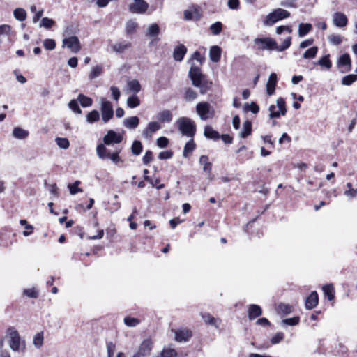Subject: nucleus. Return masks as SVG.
I'll return each mask as SVG.
<instances>
[{"label": "nucleus", "mask_w": 357, "mask_h": 357, "mask_svg": "<svg viewBox=\"0 0 357 357\" xmlns=\"http://www.w3.org/2000/svg\"><path fill=\"white\" fill-rule=\"evenodd\" d=\"M291 44V37H287L282 45L278 46L276 41L269 37L257 38L254 40V47L257 50H276L283 52L290 47Z\"/></svg>", "instance_id": "nucleus-1"}, {"label": "nucleus", "mask_w": 357, "mask_h": 357, "mask_svg": "<svg viewBox=\"0 0 357 357\" xmlns=\"http://www.w3.org/2000/svg\"><path fill=\"white\" fill-rule=\"evenodd\" d=\"M6 335L9 337V347L13 351H20L24 349V341L21 340L20 334L15 328H9L6 331Z\"/></svg>", "instance_id": "nucleus-2"}, {"label": "nucleus", "mask_w": 357, "mask_h": 357, "mask_svg": "<svg viewBox=\"0 0 357 357\" xmlns=\"http://www.w3.org/2000/svg\"><path fill=\"white\" fill-rule=\"evenodd\" d=\"M178 129L183 135L188 137H193L196 132L195 122L189 118L181 117L177 121Z\"/></svg>", "instance_id": "nucleus-3"}, {"label": "nucleus", "mask_w": 357, "mask_h": 357, "mask_svg": "<svg viewBox=\"0 0 357 357\" xmlns=\"http://www.w3.org/2000/svg\"><path fill=\"white\" fill-rule=\"evenodd\" d=\"M196 112L202 121L213 119L215 116L213 107L207 102L197 104Z\"/></svg>", "instance_id": "nucleus-4"}, {"label": "nucleus", "mask_w": 357, "mask_h": 357, "mask_svg": "<svg viewBox=\"0 0 357 357\" xmlns=\"http://www.w3.org/2000/svg\"><path fill=\"white\" fill-rule=\"evenodd\" d=\"M271 119L279 118L281 116H284L287 112L285 101L282 98H278L276 100V105H271L269 107Z\"/></svg>", "instance_id": "nucleus-5"}, {"label": "nucleus", "mask_w": 357, "mask_h": 357, "mask_svg": "<svg viewBox=\"0 0 357 357\" xmlns=\"http://www.w3.org/2000/svg\"><path fill=\"white\" fill-rule=\"evenodd\" d=\"M289 15L290 13L284 9H275L266 16L265 24L266 25H272L279 20L289 17Z\"/></svg>", "instance_id": "nucleus-6"}, {"label": "nucleus", "mask_w": 357, "mask_h": 357, "mask_svg": "<svg viewBox=\"0 0 357 357\" xmlns=\"http://www.w3.org/2000/svg\"><path fill=\"white\" fill-rule=\"evenodd\" d=\"M101 117L104 123L108 122L114 116L113 106L112 103L105 98L100 100Z\"/></svg>", "instance_id": "nucleus-7"}, {"label": "nucleus", "mask_w": 357, "mask_h": 357, "mask_svg": "<svg viewBox=\"0 0 357 357\" xmlns=\"http://www.w3.org/2000/svg\"><path fill=\"white\" fill-rule=\"evenodd\" d=\"M162 128V125L158 121H153L148 123L146 127L142 130V137L149 140L153 135Z\"/></svg>", "instance_id": "nucleus-8"}, {"label": "nucleus", "mask_w": 357, "mask_h": 357, "mask_svg": "<svg viewBox=\"0 0 357 357\" xmlns=\"http://www.w3.org/2000/svg\"><path fill=\"white\" fill-rule=\"evenodd\" d=\"M62 46L67 47L73 53H77L81 50L79 40L76 36L65 38L62 40Z\"/></svg>", "instance_id": "nucleus-9"}, {"label": "nucleus", "mask_w": 357, "mask_h": 357, "mask_svg": "<svg viewBox=\"0 0 357 357\" xmlns=\"http://www.w3.org/2000/svg\"><path fill=\"white\" fill-rule=\"evenodd\" d=\"M123 141V135L111 130L103 137V142L109 146L114 144H120Z\"/></svg>", "instance_id": "nucleus-10"}, {"label": "nucleus", "mask_w": 357, "mask_h": 357, "mask_svg": "<svg viewBox=\"0 0 357 357\" xmlns=\"http://www.w3.org/2000/svg\"><path fill=\"white\" fill-rule=\"evenodd\" d=\"M12 35V27L10 25H0V43L9 44L11 42Z\"/></svg>", "instance_id": "nucleus-11"}, {"label": "nucleus", "mask_w": 357, "mask_h": 357, "mask_svg": "<svg viewBox=\"0 0 357 357\" xmlns=\"http://www.w3.org/2000/svg\"><path fill=\"white\" fill-rule=\"evenodd\" d=\"M337 67L340 69L342 73L351 70V61L348 54H344L339 57Z\"/></svg>", "instance_id": "nucleus-12"}, {"label": "nucleus", "mask_w": 357, "mask_h": 357, "mask_svg": "<svg viewBox=\"0 0 357 357\" xmlns=\"http://www.w3.org/2000/svg\"><path fill=\"white\" fill-rule=\"evenodd\" d=\"M149 8V4L144 1H136L129 6V10L132 13H144Z\"/></svg>", "instance_id": "nucleus-13"}, {"label": "nucleus", "mask_w": 357, "mask_h": 357, "mask_svg": "<svg viewBox=\"0 0 357 357\" xmlns=\"http://www.w3.org/2000/svg\"><path fill=\"white\" fill-rule=\"evenodd\" d=\"M348 19L345 14L341 12H336L333 15V23L339 28H343L347 26Z\"/></svg>", "instance_id": "nucleus-14"}, {"label": "nucleus", "mask_w": 357, "mask_h": 357, "mask_svg": "<svg viewBox=\"0 0 357 357\" xmlns=\"http://www.w3.org/2000/svg\"><path fill=\"white\" fill-rule=\"evenodd\" d=\"M189 76L192 82L193 85H198L199 81L204 79L200 71V68L194 66H191L190 69Z\"/></svg>", "instance_id": "nucleus-15"}, {"label": "nucleus", "mask_w": 357, "mask_h": 357, "mask_svg": "<svg viewBox=\"0 0 357 357\" xmlns=\"http://www.w3.org/2000/svg\"><path fill=\"white\" fill-rule=\"evenodd\" d=\"M202 318L204 321L208 325L213 326L216 328H218L221 323L220 319H216L209 313L203 312L201 314Z\"/></svg>", "instance_id": "nucleus-16"}, {"label": "nucleus", "mask_w": 357, "mask_h": 357, "mask_svg": "<svg viewBox=\"0 0 357 357\" xmlns=\"http://www.w3.org/2000/svg\"><path fill=\"white\" fill-rule=\"evenodd\" d=\"M156 118L160 124L162 123H169L172 121V114L168 109H163L157 114Z\"/></svg>", "instance_id": "nucleus-17"}, {"label": "nucleus", "mask_w": 357, "mask_h": 357, "mask_svg": "<svg viewBox=\"0 0 357 357\" xmlns=\"http://www.w3.org/2000/svg\"><path fill=\"white\" fill-rule=\"evenodd\" d=\"M318 294L316 291H312L306 298L305 306L307 310H312L318 304Z\"/></svg>", "instance_id": "nucleus-18"}, {"label": "nucleus", "mask_w": 357, "mask_h": 357, "mask_svg": "<svg viewBox=\"0 0 357 357\" xmlns=\"http://www.w3.org/2000/svg\"><path fill=\"white\" fill-rule=\"evenodd\" d=\"M262 313L261 308L259 305L252 304L248 306V319L250 320H253L255 318L259 317Z\"/></svg>", "instance_id": "nucleus-19"}, {"label": "nucleus", "mask_w": 357, "mask_h": 357, "mask_svg": "<svg viewBox=\"0 0 357 357\" xmlns=\"http://www.w3.org/2000/svg\"><path fill=\"white\" fill-rule=\"evenodd\" d=\"M191 336V331L188 329L179 330L175 332V339L179 342L188 341Z\"/></svg>", "instance_id": "nucleus-20"}, {"label": "nucleus", "mask_w": 357, "mask_h": 357, "mask_svg": "<svg viewBox=\"0 0 357 357\" xmlns=\"http://www.w3.org/2000/svg\"><path fill=\"white\" fill-rule=\"evenodd\" d=\"M277 83V75L275 73H272L268 78L266 84V91L269 96H271L275 92V85Z\"/></svg>", "instance_id": "nucleus-21"}, {"label": "nucleus", "mask_w": 357, "mask_h": 357, "mask_svg": "<svg viewBox=\"0 0 357 357\" xmlns=\"http://www.w3.org/2000/svg\"><path fill=\"white\" fill-rule=\"evenodd\" d=\"M151 349L152 342L150 340H145L140 344L137 351L146 357L150 355Z\"/></svg>", "instance_id": "nucleus-22"}, {"label": "nucleus", "mask_w": 357, "mask_h": 357, "mask_svg": "<svg viewBox=\"0 0 357 357\" xmlns=\"http://www.w3.org/2000/svg\"><path fill=\"white\" fill-rule=\"evenodd\" d=\"M187 48L183 45L176 47L174 50L173 57L177 61H181L186 54Z\"/></svg>", "instance_id": "nucleus-23"}, {"label": "nucleus", "mask_w": 357, "mask_h": 357, "mask_svg": "<svg viewBox=\"0 0 357 357\" xmlns=\"http://www.w3.org/2000/svg\"><path fill=\"white\" fill-rule=\"evenodd\" d=\"M139 123V119L137 116H131L126 118L123 121V125L128 129H135Z\"/></svg>", "instance_id": "nucleus-24"}, {"label": "nucleus", "mask_w": 357, "mask_h": 357, "mask_svg": "<svg viewBox=\"0 0 357 357\" xmlns=\"http://www.w3.org/2000/svg\"><path fill=\"white\" fill-rule=\"evenodd\" d=\"M221 48L218 45L212 46L209 51L210 59L213 62H218L221 57Z\"/></svg>", "instance_id": "nucleus-25"}, {"label": "nucleus", "mask_w": 357, "mask_h": 357, "mask_svg": "<svg viewBox=\"0 0 357 357\" xmlns=\"http://www.w3.org/2000/svg\"><path fill=\"white\" fill-rule=\"evenodd\" d=\"M96 153L100 159L105 160L108 159L112 153L108 151L105 144H100L96 146Z\"/></svg>", "instance_id": "nucleus-26"}, {"label": "nucleus", "mask_w": 357, "mask_h": 357, "mask_svg": "<svg viewBox=\"0 0 357 357\" xmlns=\"http://www.w3.org/2000/svg\"><path fill=\"white\" fill-rule=\"evenodd\" d=\"M204 135L208 139L217 140L220 138L219 133L213 130L211 126H206L204 128Z\"/></svg>", "instance_id": "nucleus-27"}, {"label": "nucleus", "mask_w": 357, "mask_h": 357, "mask_svg": "<svg viewBox=\"0 0 357 357\" xmlns=\"http://www.w3.org/2000/svg\"><path fill=\"white\" fill-rule=\"evenodd\" d=\"M13 136L18 139H24L29 136V131L22 128L16 127L13 130Z\"/></svg>", "instance_id": "nucleus-28"}, {"label": "nucleus", "mask_w": 357, "mask_h": 357, "mask_svg": "<svg viewBox=\"0 0 357 357\" xmlns=\"http://www.w3.org/2000/svg\"><path fill=\"white\" fill-rule=\"evenodd\" d=\"M329 56V54L322 56L317 62L314 63V64L320 66L321 68L326 70L331 69L332 67V62L331 61Z\"/></svg>", "instance_id": "nucleus-29"}, {"label": "nucleus", "mask_w": 357, "mask_h": 357, "mask_svg": "<svg viewBox=\"0 0 357 357\" xmlns=\"http://www.w3.org/2000/svg\"><path fill=\"white\" fill-rule=\"evenodd\" d=\"M324 294L327 296L329 301H333L335 298V289L332 284H328L323 286L322 287Z\"/></svg>", "instance_id": "nucleus-30"}, {"label": "nucleus", "mask_w": 357, "mask_h": 357, "mask_svg": "<svg viewBox=\"0 0 357 357\" xmlns=\"http://www.w3.org/2000/svg\"><path fill=\"white\" fill-rule=\"evenodd\" d=\"M160 33V27L157 24H151L146 31V36L150 38H155Z\"/></svg>", "instance_id": "nucleus-31"}, {"label": "nucleus", "mask_w": 357, "mask_h": 357, "mask_svg": "<svg viewBox=\"0 0 357 357\" xmlns=\"http://www.w3.org/2000/svg\"><path fill=\"white\" fill-rule=\"evenodd\" d=\"M44 342V333L43 331L36 333L33 339V344L36 349L42 347Z\"/></svg>", "instance_id": "nucleus-32"}, {"label": "nucleus", "mask_w": 357, "mask_h": 357, "mask_svg": "<svg viewBox=\"0 0 357 357\" xmlns=\"http://www.w3.org/2000/svg\"><path fill=\"white\" fill-rule=\"evenodd\" d=\"M312 29V26L309 23H301L298 26V36L302 38L306 36Z\"/></svg>", "instance_id": "nucleus-33"}, {"label": "nucleus", "mask_w": 357, "mask_h": 357, "mask_svg": "<svg viewBox=\"0 0 357 357\" xmlns=\"http://www.w3.org/2000/svg\"><path fill=\"white\" fill-rule=\"evenodd\" d=\"M277 312L280 314H289L292 312V306L289 304L285 303H280L277 306Z\"/></svg>", "instance_id": "nucleus-34"}, {"label": "nucleus", "mask_w": 357, "mask_h": 357, "mask_svg": "<svg viewBox=\"0 0 357 357\" xmlns=\"http://www.w3.org/2000/svg\"><path fill=\"white\" fill-rule=\"evenodd\" d=\"M196 144L193 139L189 140L185 145L183 152V155L185 158H188L189 155L194 151L195 149Z\"/></svg>", "instance_id": "nucleus-35"}, {"label": "nucleus", "mask_w": 357, "mask_h": 357, "mask_svg": "<svg viewBox=\"0 0 357 357\" xmlns=\"http://www.w3.org/2000/svg\"><path fill=\"white\" fill-rule=\"evenodd\" d=\"M13 15L17 20L23 22L26 20L27 14L24 8H17L14 10Z\"/></svg>", "instance_id": "nucleus-36"}, {"label": "nucleus", "mask_w": 357, "mask_h": 357, "mask_svg": "<svg viewBox=\"0 0 357 357\" xmlns=\"http://www.w3.org/2000/svg\"><path fill=\"white\" fill-rule=\"evenodd\" d=\"M137 27L138 24L134 20H130L126 24V32L128 35L132 34Z\"/></svg>", "instance_id": "nucleus-37"}, {"label": "nucleus", "mask_w": 357, "mask_h": 357, "mask_svg": "<svg viewBox=\"0 0 357 357\" xmlns=\"http://www.w3.org/2000/svg\"><path fill=\"white\" fill-rule=\"evenodd\" d=\"M357 81V75L349 74L342 78L341 83L344 86H350Z\"/></svg>", "instance_id": "nucleus-38"}, {"label": "nucleus", "mask_w": 357, "mask_h": 357, "mask_svg": "<svg viewBox=\"0 0 357 357\" xmlns=\"http://www.w3.org/2000/svg\"><path fill=\"white\" fill-rule=\"evenodd\" d=\"M252 132V123L249 121H245L243 123V127L242 131L240 132V136L245 138L250 135Z\"/></svg>", "instance_id": "nucleus-39"}, {"label": "nucleus", "mask_w": 357, "mask_h": 357, "mask_svg": "<svg viewBox=\"0 0 357 357\" xmlns=\"http://www.w3.org/2000/svg\"><path fill=\"white\" fill-rule=\"evenodd\" d=\"M121 151V149H116L115 151L112 153L108 159L111 160L112 162L115 165H118L119 163L123 162V160L119 156V153Z\"/></svg>", "instance_id": "nucleus-40"}, {"label": "nucleus", "mask_w": 357, "mask_h": 357, "mask_svg": "<svg viewBox=\"0 0 357 357\" xmlns=\"http://www.w3.org/2000/svg\"><path fill=\"white\" fill-rule=\"evenodd\" d=\"M130 47V43H118L112 45V49L116 52L121 53Z\"/></svg>", "instance_id": "nucleus-41"}, {"label": "nucleus", "mask_w": 357, "mask_h": 357, "mask_svg": "<svg viewBox=\"0 0 357 357\" xmlns=\"http://www.w3.org/2000/svg\"><path fill=\"white\" fill-rule=\"evenodd\" d=\"M100 119V114L97 110H93L88 113L86 120L89 123H93Z\"/></svg>", "instance_id": "nucleus-42"}, {"label": "nucleus", "mask_w": 357, "mask_h": 357, "mask_svg": "<svg viewBox=\"0 0 357 357\" xmlns=\"http://www.w3.org/2000/svg\"><path fill=\"white\" fill-rule=\"evenodd\" d=\"M199 163L203 165V169L204 172H210L211 171V163L208 161V158L206 155H202L199 158Z\"/></svg>", "instance_id": "nucleus-43"}, {"label": "nucleus", "mask_w": 357, "mask_h": 357, "mask_svg": "<svg viewBox=\"0 0 357 357\" xmlns=\"http://www.w3.org/2000/svg\"><path fill=\"white\" fill-rule=\"evenodd\" d=\"M77 100L83 107H90L93 103V100L91 98L85 96L83 94H79L78 96Z\"/></svg>", "instance_id": "nucleus-44"}, {"label": "nucleus", "mask_w": 357, "mask_h": 357, "mask_svg": "<svg viewBox=\"0 0 357 357\" xmlns=\"http://www.w3.org/2000/svg\"><path fill=\"white\" fill-rule=\"evenodd\" d=\"M140 105V100L139 98L135 96H131L127 99V105L130 108H135Z\"/></svg>", "instance_id": "nucleus-45"}, {"label": "nucleus", "mask_w": 357, "mask_h": 357, "mask_svg": "<svg viewBox=\"0 0 357 357\" xmlns=\"http://www.w3.org/2000/svg\"><path fill=\"white\" fill-rule=\"evenodd\" d=\"M212 83L209 82L204 79L199 81V83L198 85H194L196 87H198L200 89L201 93L204 94L211 87Z\"/></svg>", "instance_id": "nucleus-46"}, {"label": "nucleus", "mask_w": 357, "mask_h": 357, "mask_svg": "<svg viewBox=\"0 0 357 357\" xmlns=\"http://www.w3.org/2000/svg\"><path fill=\"white\" fill-rule=\"evenodd\" d=\"M131 151L133 155H139L142 151V144L141 142L135 140L133 142Z\"/></svg>", "instance_id": "nucleus-47"}, {"label": "nucleus", "mask_w": 357, "mask_h": 357, "mask_svg": "<svg viewBox=\"0 0 357 357\" xmlns=\"http://www.w3.org/2000/svg\"><path fill=\"white\" fill-rule=\"evenodd\" d=\"M55 142H56L57 146L61 149H67L70 146V142L67 138L56 137L55 139Z\"/></svg>", "instance_id": "nucleus-48"}, {"label": "nucleus", "mask_w": 357, "mask_h": 357, "mask_svg": "<svg viewBox=\"0 0 357 357\" xmlns=\"http://www.w3.org/2000/svg\"><path fill=\"white\" fill-rule=\"evenodd\" d=\"M102 68L100 66H96L93 67L89 73V79L93 80L95 78L100 76L102 73Z\"/></svg>", "instance_id": "nucleus-49"}, {"label": "nucleus", "mask_w": 357, "mask_h": 357, "mask_svg": "<svg viewBox=\"0 0 357 357\" xmlns=\"http://www.w3.org/2000/svg\"><path fill=\"white\" fill-rule=\"evenodd\" d=\"M318 48L316 46L312 47L307 50L303 55L304 59L314 58L317 54Z\"/></svg>", "instance_id": "nucleus-50"}, {"label": "nucleus", "mask_w": 357, "mask_h": 357, "mask_svg": "<svg viewBox=\"0 0 357 357\" xmlns=\"http://www.w3.org/2000/svg\"><path fill=\"white\" fill-rule=\"evenodd\" d=\"M222 24L220 22H216L212 24L210 26V30L213 35H218L221 33Z\"/></svg>", "instance_id": "nucleus-51"}, {"label": "nucleus", "mask_w": 357, "mask_h": 357, "mask_svg": "<svg viewBox=\"0 0 357 357\" xmlns=\"http://www.w3.org/2000/svg\"><path fill=\"white\" fill-rule=\"evenodd\" d=\"M123 321L124 324L129 327H135L140 323L138 319L130 317H126Z\"/></svg>", "instance_id": "nucleus-52"}, {"label": "nucleus", "mask_w": 357, "mask_h": 357, "mask_svg": "<svg viewBox=\"0 0 357 357\" xmlns=\"http://www.w3.org/2000/svg\"><path fill=\"white\" fill-rule=\"evenodd\" d=\"M79 184H80V181H76L74 183L68 185V187L69 188V190H70V192L71 195H74L77 194V192H82V189H81L78 187V185Z\"/></svg>", "instance_id": "nucleus-53"}, {"label": "nucleus", "mask_w": 357, "mask_h": 357, "mask_svg": "<svg viewBox=\"0 0 357 357\" xmlns=\"http://www.w3.org/2000/svg\"><path fill=\"white\" fill-rule=\"evenodd\" d=\"M129 89L135 93H138L141 90V85L137 80H132L128 84Z\"/></svg>", "instance_id": "nucleus-54"}, {"label": "nucleus", "mask_w": 357, "mask_h": 357, "mask_svg": "<svg viewBox=\"0 0 357 357\" xmlns=\"http://www.w3.org/2000/svg\"><path fill=\"white\" fill-rule=\"evenodd\" d=\"M177 353L174 349H164L161 352V357H176Z\"/></svg>", "instance_id": "nucleus-55"}, {"label": "nucleus", "mask_w": 357, "mask_h": 357, "mask_svg": "<svg viewBox=\"0 0 357 357\" xmlns=\"http://www.w3.org/2000/svg\"><path fill=\"white\" fill-rule=\"evenodd\" d=\"M328 40L331 44L337 45L342 43V38L340 35L331 34L328 36Z\"/></svg>", "instance_id": "nucleus-56"}, {"label": "nucleus", "mask_w": 357, "mask_h": 357, "mask_svg": "<svg viewBox=\"0 0 357 357\" xmlns=\"http://www.w3.org/2000/svg\"><path fill=\"white\" fill-rule=\"evenodd\" d=\"M43 46L47 50H53L56 47V42L53 39H45L43 41Z\"/></svg>", "instance_id": "nucleus-57"}, {"label": "nucleus", "mask_w": 357, "mask_h": 357, "mask_svg": "<svg viewBox=\"0 0 357 357\" xmlns=\"http://www.w3.org/2000/svg\"><path fill=\"white\" fill-rule=\"evenodd\" d=\"M69 108L76 114H81L82 110L79 108L77 102L75 100H72L68 103Z\"/></svg>", "instance_id": "nucleus-58"}, {"label": "nucleus", "mask_w": 357, "mask_h": 357, "mask_svg": "<svg viewBox=\"0 0 357 357\" xmlns=\"http://www.w3.org/2000/svg\"><path fill=\"white\" fill-rule=\"evenodd\" d=\"M54 24V21L48 17H43L40 22V26H43L46 29H50Z\"/></svg>", "instance_id": "nucleus-59"}, {"label": "nucleus", "mask_w": 357, "mask_h": 357, "mask_svg": "<svg viewBox=\"0 0 357 357\" xmlns=\"http://www.w3.org/2000/svg\"><path fill=\"white\" fill-rule=\"evenodd\" d=\"M282 323L285 325L296 326L299 323V317H294L292 318L285 319L282 321Z\"/></svg>", "instance_id": "nucleus-60"}, {"label": "nucleus", "mask_w": 357, "mask_h": 357, "mask_svg": "<svg viewBox=\"0 0 357 357\" xmlns=\"http://www.w3.org/2000/svg\"><path fill=\"white\" fill-rule=\"evenodd\" d=\"M156 144L159 148L163 149L168 146L169 139L165 137H160L158 138Z\"/></svg>", "instance_id": "nucleus-61"}, {"label": "nucleus", "mask_w": 357, "mask_h": 357, "mask_svg": "<svg viewBox=\"0 0 357 357\" xmlns=\"http://www.w3.org/2000/svg\"><path fill=\"white\" fill-rule=\"evenodd\" d=\"M284 335L282 332H278L275 334L271 340L273 344H276L280 342L284 339Z\"/></svg>", "instance_id": "nucleus-62"}, {"label": "nucleus", "mask_w": 357, "mask_h": 357, "mask_svg": "<svg viewBox=\"0 0 357 357\" xmlns=\"http://www.w3.org/2000/svg\"><path fill=\"white\" fill-rule=\"evenodd\" d=\"M197 96V93L192 89H188L185 92V99L188 101L194 100Z\"/></svg>", "instance_id": "nucleus-63"}, {"label": "nucleus", "mask_w": 357, "mask_h": 357, "mask_svg": "<svg viewBox=\"0 0 357 357\" xmlns=\"http://www.w3.org/2000/svg\"><path fill=\"white\" fill-rule=\"evenodd\" d=\"M245 107V109L250 111L253 114H257L259 111V106L255 102H252L250 105L246 104Z\"/></svg>", "instance_id": "nucleus-64"}]
</instances>
